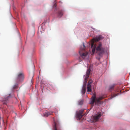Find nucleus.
I'll return each instance as SVG.
<instances>
[{"mask_svg":"<svg viewBox=\"0 0 130 130\" xmlns=\"http://www.w3.org/2000/svg\"><path fill=\"white\" fill-rule=\"evenodd\" d=\"M102 38V36L101 35H99L95 38H93L91 40V47L92 49V52L93 53L95 52V48H96V45L94 44V42L98 41Z\"/></svg>","mask_w":130,"mask_h":130,"instance_id":"nucleus-1","label":"nucleus"},{"mask_svg":"<svg viewBox=\"0 0 130 130\" xmlns=\"http://www.w3.org/2000/svg\"><path fill=\"white\" fill-rule=\"evenodd\" d=\"M24 78V74L23 72H21L18 73L16 77V80L18 82L21 81Z\"/></svg>","mask_w":130,"mask_h":130,"instance_id":"nucleus-2","label":"nucleus"},{"mask_svg":"<svg viewBox=\"0 0 130 130\" xmlns=\"http://www.w3.org/2000/svg\"><path fill=\"white\" fill-rule=\"evenodd\" d=\"M102 44L100 43L96 48L97 51L99 52V55L100 56H101V54L104 53V49L102 47Z\"/></svg>","mask_w":130,"mask_h":130,"instance_id":"nucleus-3","label":"nucleus"},{"mask_svg":"<svg viewBox=\"0 0 130 130\" xmlns=\"http://www.w3.org/2000/svg\"><path fill=\"white\" fill-rule=\"evenodd\" d=\"M84 111V109H81L79 111L76 112V114L77 117L80 119L83 117V112Z\"/></svg>","mask_w":130,"mask_h":130,"instance_id":"nucleus-4","label":"nucleus"},{"mask_svg":"<svg viewBox=\"0 0 130 130\" xmlns=\"http://www.w3.org/2000/svg\"><path fill=\"white\" fill-rule=\"evenodd\" d=\"M10 98V94L6 95L2 101V102L3 104H7L9 101V99Z\"/></svg>","mask_w":130,"mask_h":130,"instance_id":"nucleus-5","label":"nucleus"},{"mask_svg":"<svg viewBox=\"0 0 130 130\" xmlns=\"http://www.w3.org/2000/svg\"><path fill=\"white\" fill-rule=\"evenodd\" d=\"M93 82L92 80H89L87 85V91L91 92H92V89H91V84Z\"/></svg>","mask_w":130,"mask_h":130,"instance_id":"nucleus-6","label":"nucleus"},{"mask_svg":"<svg viewBox=\"0 0 130 130\" xmlns=\"http://www.w3.org/2000/svg\"><path fill=\"white\" fill-rule=\"evenodd\" d=\"M90 71L91 70L90 69H88L87 70L86 75L85 78V82L86 84L87 83V80L89 77Z\"/></svg>","mask_w":130,"mask_h":130,"instance_id":"nucleus-7","label":"nucleus"},{"mask_svg":"<svg viewBox=\"0 0 130 130\" xmlns=\"http://www.w3.org/2000/svg\"><path fill=\"white\" fill-rule=\"evenodd\" d=\"M101 116V115L99 114L97 115L94 116L93 117V119L94 121L95 122L97 121L100 118Z\"/></svg>","mask_w":130,"mask_h":130,"instance_id":"nucleus-8","label":"nucleus"},{"mask_svg":"<svg viewBox=\"0 0 130 130\" xmlns=\"http://www.w3.org/2000/svg\"><path fill=\"white\" fill-rule=\"evenodd\" d=\"M95 96H94V97H92V98H91V101L90 102V104L92 105V106L90 109H91L93 106L94 102H95Z\"/></svg>","mask_w":130,"mask_h":130,"instance_id":"nucleus-9","label":"nucleus"},{"mask_svg":"<svg viewBox=\"0 0 130 130\" xmlns=\"http://www.w3.org/2000/svg\"><path fill=\"white\" fill-rule=\"evenodd\" d=\"M86 84L84 82L82 91V93L84 94L86 90Z\"/></svg>","mask_w":130,"mask_h":130,"instance_id":"nucleus-10","label":"nucleus"},{"mask_svg":"<svg viewBox=\"0 0 130 130\" xmlns=\"http://www.w3.org/2000/svg\"><path fill=\"white\" fill-rule=\"evenodd\" d=\"M80 52V51H79V54L80 56L82 57L84 59V58L85 56H86L88 54V53H83L82 54H81Z\"/></svg>","mask_w":130,"mask_h":130,"instance_id":"nucleus-11","label":"nucleus"},{"mask_svg":"<svg viewBox=\"0 0 130 130\" xmlns=\"http://www.w3.org/2000/svg\"><path fill=\"white\" fill-rule=\"evenodd\" d=\"M52 114V113H50L49 112H47L43 114V116L44 117H46L48 116L51 115Z\"/></svg>","mask_w":130,"mask_h":130,"instance_id":"nucleus-12","label":"nucleus"},{"mask_svg":"<svg viewBox=\"0 0 130 130\" xmlns=\"http://www.w3.org/2000/svg\"><path fill=\"white\" fill-rule=\"evenodd\" d=\"M115 86V84H113V85L110 86L109 88V90L110 91H111L113 90Z\"/></svg>","mask_w":130,"mask_h":130,"instance_id":"nucleus-13","label":"nucleus"},{"mask_svg":"<svg viewBox=\"0 0 130 130\" xmlns=\"http://www.w3.org/2000/svg\"><path fill=\"white\" fill-rule=\"evenodd\" d=\"M63 14V11L62 10L59 11L58 13V15L59 17H61Z\"/></svg>","mask_w":130,"mask_h":130,"instance_id":"nucleus-14","label":"nucleus"},{"mask_svg":"<svg viewBox=\"0 0 130 130\" xmlns=\"http://www.w3.org/2000/svg\"><path fill=\"white\" fill-rule=\"evenodd\" d=\"M54 130H61L60 129L58 128L56 126V123L55 122H54Z\"/></svg>","mask_w":130,"mask_h":130,"instance_id":"nucleus-15","label":"nucleus"},{"mask_svg":"<svg viewBox=\"0 0 130 130\" xmlns=\"http://www.w3.org/2000/svg\"><path fill=\"white\" fill-rule=\"evenodd\" d=\"M100 99H99V98H97L96 99V101H95V104H98L100 102Z\"/></svg>","mask_w":130,"mask_h":130,"instance_id":"nucleus-16","label":"nucleus"},{"mask_svg":"<svg viewBox=\"0 0 130 130\" xmlns=\"http://www.w3.org/2000/svg\"><path fill=\"white\" fill-rule=\"evenodd\" d=\"M119 93H118L117 94H113V95H111V96L110 98L111 99H112V98L116 97L118 95H119Z\"/></svg>","mask_w":130,"mask_h":130,"instance_id":"nucleus-17","label":"nucleus"},{"mask_svg":"<svg viewBox=\"0 0 130 130\" xmlns=\"http://www.w3.org/2000/svg\"><path fill=\"white\" fill-rule=\"evenodd\" d=\"M83 48H80V50L81 51H84L85 50V46L84 45V42L83 43Z\"/></svg>","mask_w":130,"mask_h":130,"instance_id":"nucleus-18","label":"nucleus"},{"mask_svg":"<svg viewBox=\"0 0 130 130\" xmlns=\"http://www.w3.org/2000/svg\"><path fill=\"white\" fill-rule=\"evenodd\" d=\"M83 103V100H81L79 102V104L80 105H82Z\"/></svg>","mask_w":130,"mask_h":130,"instance_id":"nucleus-19","label":"nucleus"},{"mask_svg":"<svg viewBox=\"0 0 130 130\" xmlns=\"http://www.w3.org/2000/svg\"><path fill=\"white\" fill-rule=\"evenodd\" d=\"M18 87V85H15L13 87V88L14 89H15L16 88H17Z\"/></svg>","mask_w":130,"mask_h":130,"instance_id":"nucleus-20","label":"nucleus"},{"mask_svg":"<svg viewBox=\"0 0 130 130\" xmlns=\"http://www.w3.org/2000/svg\"><path fill=\"white\" fill-rule=\"evenodd\" d=\"M38 33H39L40 32H41V34L42 33V31H41V29H38Z\"/></svg>","mask_w":130,"mask_h":130,"instance_id":"nucleus-21","label":"nucleus"},{"mask_svg":"<svg viewBox=\"0 0 130 130\" xmlns=\"http://www.w3.org/2000/svg\"><path fill=\"white\" fill-rule=\"evenodd\" d=\"M99 98L100 100H101L103 99L104 98L103 97V96H102Z\"/></svg>","mask_w":130,"mask_h":130,"instance_id":"nucleus-22","label":"nucleus"},{"mask_svg":"<svg viewBox=\"0 0 130 130\" xmlns=\"http://www.w3.org/2000/svg\"><path fill=\"white\" fill-rule=\"evenodd\" d=\"M94 96H95V97H96V94L95 92L93 93V95L92 96V97H94Z\"/></svg>","mask_w":130,"mask_h":130,"instance_id":"nucleus-23","label":"nucleus"},{"mask_svg":"<svg viewBox=\"0 0 130 130\" xmlns=\"http://www.w3.org/2000/svg\"><path fill=\"white\" fill-rule=\"evenodd\" d=\"M56 3H55V4H54V7L55 6V7H56Z\"/></svg>","mask_w":130,"mask_h":130,"instance_id":"nucleus-24","label":"nucleus"}]
</instances>
